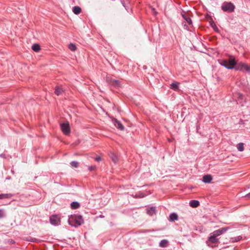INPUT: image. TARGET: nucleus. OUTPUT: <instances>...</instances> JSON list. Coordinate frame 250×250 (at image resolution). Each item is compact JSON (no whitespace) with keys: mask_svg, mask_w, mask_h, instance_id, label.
<instances>
[{"mask_svg":"<svg viewBox=\"0 0 250 250\" xmlns=\"http://www.w3.org/2000/svg\"><path fill=\"white\" fill-rule=\"evenodd\" d=\"M229 229V227H223L214 231L210 233L208 238V241L214 244L219 243V241L217 237L226 232Z\"/></svg>","mask_w":250,"mask_h":250,"instance_id":"f257e3e1","label":"nucleus"},{"mask_svg":"<svg viewBox=\"0 0 250 250\" xmlns=\"http://www.w3.org/2000/svg\"><path fill=\"white\" fill-rule=\"evenodd\" d=\"M84 221L83 217L80 215L73 214L69 217V224L74 227H77L83 224Z\"/></svg>","mask_w":250,"mask_h":250,"instance_id":"f03ea898","label":"nucleus"},{"mask_svg":"<svg viewBox=\"0 0 250 250\" xmlns=\"http://www.w3.org/2000/svg\"><path fill=\"white\" fill-rule=\"evenodd\" d=\"M235 6L231 2L225 1L221 6V9L228 13H232L234 11Z\"/></svg>","mask_w":250,"mask_h":250,"instance_id":"7ed1b4c3","label":"nucleus"},{"mask_svg":"<svg viewBox=\"0 0 250 250\" xmlns=\"http://www.w3.org/2000/svg\"><path fill=\"white\" fill-rule=\"evenodd\" d=\"M106 82L109 84L116 87H118L121 86V82L119 80L113 79L110 77H106Z\"/></svg>","mask_w":250,"mask_h":250,"instance_id":"20e7f679","label":"nucleus"},{"mask_svg":"<svg viewBox=\"0 0 250 250\" xmlns=\"http://www.w3.org/2000/svg\"><path fill=\"white\" fill-rule=\"evenodd\" d=\"M228 60V67H227V69H231L234 67V66L236 65V61L235 60V58L233 56H230Z\"/></svg>","mask_w":250,"mask_h":250,"instance_id":"39448f33","label":"nucleus"},{"mask_svg":"<svg viewBox=\"0 0 250 250\" xmlns=\"http://www.w3.org/2000/svg\"><path fill=\"white\" fill-rule=\"evenodd\" d=\"M61 129L62 132L65 135H68L70 132V127L68 123H62L61 125Z\"/></svg>","mask_w":250,"mask_h":250,"instance_id":"423d86ee","label":"nucleus"},{"mask_svg":"<svg viewBox=\"0 0 250 250\" xmlns=\"http://www.w3.org/2000/svg\"><path fill=\"white\" fill-rule=\"evenodd\" d=\"M237 69L241 71L245 70L248 73H250V67L245 63H239L237 67Z\"/></svg>","mask_w":250,"mask_h":250,"instance_id":"0eeeda50","label":"nucleus"},{"mask_svg":"<svg viewBox=\"0 0 250 250\" xmlns=\"http://www.w3.org/2000/svg\"><path fill=\"white\" fill-rule=\"evenodd\" d=\"M60 222V218L57 215H52L50 217V222L52 225H57Z\"/></svg>","mask_w":250,"mask_h":250,"instance_id":"6e6552de","label":"nucleus"},{"mask_svg":"<svg viewBox=\"0 0 250 250\" xmlns=\"http://www.w3.org/2000/svg\"><path fill=\"white\" fill-rule=\"evenodd\" d=\"M113 123L114 125L119 130H123L125 129V127L124 125H122V124L121 123L120 121L118 120L117 119H114L113 120Z\"/></svg>","mask_w":250,"mask_h":250,"instance_id":"1a4fd4ad","label":"nucleus"},{"mask_svg":"<svg viewBox=\"0 0 250 250\" xmlns=\"http://www.w3.org/2000/svg\"><path fill=\"white\" fill-rule=\"evenodd\" d=\"M146 213L149 216H153L156 213V209L155 207H151L146 208Z\"/></svg>","mask_w":250,"mask_h":250,"instance_id":"9d476101","label":"nucleus"},{"mask_svg":"<svg viewBox=\"0 0 250 250\" xmlns=\"http://www.w3.org/2000/svg\"><path fill=\"white\" fill-rule=\"evenodd\" d=\"M123 6L128 11L130 9V0H120Z\"/></svg>","mask_w":250,"mask_h":250,"instance_id":"9b49d317","label":"nucleus"},{"mask_svg":"<svg viewBox=\"0 0 250 250\" xmlns=\"http://www.w3.org/2000/svg\"><path fill=\"white\" fill-rule=\"evenodd\" d=\"M212 180V177L210 175H205L203 177L202 181L205 183H209Z\"/></svg>","mask_w":250,"mask_h":250,"instance_id":"f8f14e48","label":"nucleus"},{"mask_svg":"<svg viewBox=\"0 0 250 250\" xmlns=\"http://www.w3.org/2000/svg\"><path fill=\"white\" fill-rule=\"evenodd\" d=\"M182 17L186 21L188 25H190L191 27H192V21L191 18L186 14H182Z\"/></svg>","mask_w":250,"mask_h":250,"instance_id":"ddd939ff","label":"nucleus"},{"mask_svg":"<svg viewBox=\"0 0 250 250\" xmlns=\"http://www.w3.org/2000/svg\"><path fill=\"white\" fill-rule=\"evenodd\" d=\"M189 204L192 208H197L200 205V203L197 200H192L190 201Z\"/></svg>","mask_w":250,"mask_h":250,"instance_id":"4468645a","label":"nucleus"},{"mask_svg":"<svg viewBox=\"0 0 250 250\" xmlns=\"http://www.w3.org/2000/svg\"><path fill=\"white\" fill-rule=\"evenodd\" d=\"M178 215L176 213H171L169 216V221L170 222H173L178 220Z\"/></svg>","mask_w":250,"mask_h":250,"instance_id":"2eb2a0df","label":"nucleus"},{"mask_svg":"<svg viewBox=\"0 0 250 250\" xmlns=\"http://www.w3.org/2000/svg\"><path fill=\"white\" fill-rule=\"evenodd\" d=\"M13 196L11 193H5L0 194V200L3 199H10Z\"/></svg>","mask_w":250,"mask_h":250,"instance_id":"dca6fc26","label":"nucleus"},{"mask_svg":"<svg viewBox=\"0 0 250 250\" xmlns=\"http://www.w3.org/2000/svg\"><path fill=\"white\" fill-rule=\"evenodd\" d=\"M62 92H63V90L61 87H60V86H56L55 87L54 93L56 95L59 96V95H61L62 93Z\"/></svg>","mask_w":250,"mask_h":250,"instance_id":"f3484780","label":"nucleus"},{"mask_svg":"<svg viewBox=\"0 0 250 250\" xmlns=\"http://www.w3.org/2000/svg\"><path fill=\"white\" fill-rule=\"evenodd\" d=\"M168 244V240L166 239H163L161 240L159 243V246L162 248H166Z\"/></svg>","mask_w":250,"mask_h":250,"instance_id":"a211bd4d","label":"nucleus"},{"mask_svg":"<svg viewBox=\"0 0 250 250\" xmlns=\"http://www.w3.org/2000/svg\"><path fill=\"white\" fill-rule=\"evenodd\" d=\"M72 11L74 14L78 15L81 12L82 9L79 6H75L73 7Z\"/></svg>","mask_w":250,"mask_h":250,"instance_id":"6ab92c4d","label":"nucleus"},{"mask_svg":"<svg viewBox=\"0 0 250 250\" xmlns=\"http://www.w3.org/2000/svg\"><path fill=\"white\" fill-rule=\"evenodd\" d=\"M179 88V83L177 82L172 83L170 84V88L173 90L177 91Z\"/></svg>","mask_w":250,"mask_h":250,"instance_id":"aec40b11","label":"nucleus"},{"mask_svg":"<svg viewBox=\"0 0 250 250\" xmlns=\"http://www.w3.org/2000/svg\"><path fill=\"white\" fill-rule=\"evenodd\" d=\"M80 206V205L79 204V203L77 202H73L71 204V207L73 209H77L78 208H79Z\"/></svg>","mask_w":250,"mask_h":250,"instance_id":"412c9836","label":"nucleus"},{"mask_svg":"<svg viewBox=\"0 0 250 250\" xmlns=\"http://www.w3.org/2000/svg\"><path fill=\"white\" fill-rule=\"evenodd\" d=\"M32 49L35 52H38L41 49V47L38 44H34L32 46Z\"/></svg>","mask_w":250,"mask_h":250,"instance_id":"4be33fe9","label":"nucleus"},{"mask_svg":"<svg viewBox=\"0 0 250 250\" xmlns=\"http://www.w3.org/2000/svg\"><path fill=\"white\" fill-rule=\"evenodd\" d=\"M68 48L72 51H75L77 49V47L75 44L71 43L68 45Z\"/></svg>","mask_w":250,"mask_h":250,"instance_id":"5701e85b","label":"nucleus"},{"mask_svg":"<svg viewBox=\"0 0 250 250\" xmlns=\"http://www.w3.org/2000/svg\"><path fill=\"white\" fill-rule=\"evenodd\" d=\"M70 165L71 167L77 168L79 166V163L77 161H73L70 163Z\"/></svg>","mask_w":250,"mask_h":250,"instance_id":"b1692460","label":"nucleus"},{"mask_svg":"<svg viewBox=\"0 0 250 250\" xmlns=\"http://www.w3.org/2000/svg\"><path fill=\"white\" fill-rule=\"evenodd\" d=\"M237 149L240 151H242L244 149V144L242 143H239L237 146Z\"/></svg>","mask_w":250,"mask_h":250,"instance_id":"393cba45","label":"nucleus"},{"mask_svg":"<svg viewBox=\"0 0 250 250\" xmlns=\"http://www.w3.org/2000/svg\"><path fill=\"white\" fill-rule=\"evenodd\" d=\"M26 240L31 241L32 242H36V243H40L41 242L40 240L37 239L35 238L28 237L26 239Z\"/></svg>","mask_w":250,"mask_h":250,"instance_id":"a878e982","label":"nucleus"},{"mask_svg":"<svg viewBox=\"0 0 250 250\" xmlns=\"http://www.w3.org/2000/svg\"><path fill=\"white\" fill-rule=\"evenodd\" d=\"M110 157L114 163H116L118 160V157L114 154H111Z\"/></svg>","mask_w":250,"mask_h":250,"instance_id":"bb28decb","label":"nucleus"},{"mask_svg":"<svg viewBox=\"0 0 250 250\" xmlns=\"http://www.w3.org/2000/svg\"><path fill=\"white\" fill-rule=\"evenodd\" d=\"M227 62V60H223L221 61L220 64L227 68V67H228Z\"/></svg>","mask_w":250,"mask_h":250,"instance_id":"cd10ccee","label":"nucleus"},{"mask_svg":"<svg viewBox=\"0 0 250 250\" xmlns=\"http://www.w3.org/2000/svg\"><path fill=\"white\" fill-rule=\"evenodd\" d=\"M242 237L241 236H238L234 238H232V242H236L240 241L242 239Z\"/></svg>","mask_w":250,"mask_h":250,"instance_id":"c85d7f7f","label":"nucleus"},{"mask_svg":"<svg viewBox=\"0 0 250 250\" xmlns=\"http://www.w3.org/2000/svg\"><path fill=\"white\" fill-rule=\"evenodd\" d=\"M88 169L89 171H95L96 169V167L95 166H88Z\"/></svg>","mask_w":250,"mask_h":250,"instance_id":"c756f323","label":"nucleus"},{"mask_svg":"<svg viewBox=\"0 0 250 250\" xmlns=\"http://www.w3.org/2000/svg\"><path fill=\"white\" fill-rule=\"evenodd\" d=\"M182 24H183L184 29H185L188 31L190 30V29H189V27H188V26L186 23H184V22H183Z\"/></svg>","mask_w":250,"mask_h":250,"instance_id":"7c9ffc66","label":"nucleus"},{"mask_svg":"<svg viewBox=\"0 0 250 250\" xmlns=\"http://www.w3.org/2000/svg\"><path fill=\"white\" fill-rule=\"evenodd\" d=\"M4 216V213L3 210L0 209V218H3Z\"/></svg>","mask_w":250,"mask_h":250,"instance_id":"2f4dec72","label":"nucleus"},{"mask_svg":"<svg viewBox=\"0 0 250 250\" xmlns=\"http://www.w3.org/2000/svg\"><path fill=\"white\" fill-rule=\"evenodd\" d=\"M145 196V195L143 193H139L138 196H136V197H138L139 198H142Z\"/></svg>","mask_w":250,"mask_h":250,"instance_id":"473e14b6","label":"nucleus"},{"mask_svg":"<svg viewBox=\"0 0 250 250\" xmlns=\"http://www.w3.org/2000/svg\"><path fill=\"white\" fill-rule=\"evenodd\" d=\"M95 160L97 162H99L101 160V158L100 156H98L95 158Z\"/></svg>","mask_w":250,"mask_h":250,"instance_id":"72a5a7b5","label":"nucleus"},{"mask_svg":"<svg viewBox=\"0 0 250 250\" xmlns=\"http://www.w3.org/2000/svg\"><path fill=\"white\" fill-rule=\"evenodd\" d=\"M0 156L1 157L3 158H5V157H5V154H3V153L1 154L0 155Z\"/></svg>","mask_w":250,"mask_h":250,"instance_id":"f704fd0d","label":"nucleus"},{"mask_svg":"<svg viewBox=\"0 0 250 250\" xmlns=\"http://www.w3.org/2000/svg\"><path fill=\"white\" fill-rule=\"evenodd\" d=\"M250 196V192L248 194H247L246 195V197H249Z\"/></svg>","mask_w":250,"mask_h":250,"instance_id":"c9c22d12","label":"nucleus"},{"mask_svg":"<svg viewBox=\"0 0 250 250\" xmlns=\"http://www.w3.org/2000/svg\"><path fill=\"white\" fill-rule=\"evenodd\" d=\"M15 243V242H14V240H11V241H10V243H11V244H13V243Z\"/></svg>","mask_w":250,"mask_h":250,"instance_id":"e433bc0d","label":"nucleus"},{"mask_svg":"<svg viewBox=\"0 0 250 250\" xmlns=\"http://www.w3.org/2000/svg\"><path fill=\"white\" fill-rule=\"evenodd\" d=\"M100 217H104V216H103V215H100Z\"/></svg>","mask_w":250,"mask_h":250,"instance_id":"4c0bfd02","label":"nucleus"},{"mask_svg":"<svg viewBox=\"0 0 250 250\" xmlns=\"http://www.w3.org/2000/svg\"><path fill=\"white\" fill-rule=\"evenodd\" d=\"M11 172L14 173V171L13 170H11Z\"/></svg>","mask_w":250,"mask_h":250,"instance_id":"58836bf2","label":"nucleus"}]
</instances>
